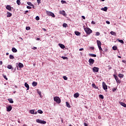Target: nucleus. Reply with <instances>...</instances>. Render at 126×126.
<instances>
[{
  "label": "nucleus",
  "instance_id": "nucleus-1",
  "mask_svg": "<svg viewBox=\"0 0 126 126\" xmlns=\"http://www.w3.org/2000/svg\"><path fill=\"white\" fill-rule=\"evenodd\" d=\"M84 30L87 35H90V34L92 33V30H91V29H90L89 28H84Z\"/></svg>",
  "mask_w": 126,
  "mask_h": 126
},
{
  "label": "nucleus",
  "instance_id": "nucleus-2",
  "mask_svg": "<svg viewBox=\"0 0 126 126\" xmlns=\"http://www.w3.org/2000/svg\"><path fill=\"white\" fill-rule=\"evenodd\" d=\"M54 101L58 103V104H61V98L59 96H55L54 97Z\"/></svg>",
  "mask_w": 126,
  "mask_h": 126
},
{
  "label": "nucleus",
  "instance_id": "nucleus-3",
  "mask_svg": "<svg viewBox=\"0 0 126 126\" xmlns=\"http://www.w3.org/2000/svg\"><path fill=\"white\" fill-rule=\"evenodd\" d=\"M113 76L118 84H121V80L119 79V77L118 76L116 75L115 74L113 75Z\"/></svg>",
  "mask_w": 126,
  "mask_h": 126
},
{
  "label": "nucleus",
  "instance_id": "nucleus-4",
  "mask_svg": "<svg viewBox=\"0 0 126 126\" xmlns=\"http://www.w3.org/2000/svg\"><path fill=\"white\" fill-rule=\"evenodd\" d=\"M46 14L48 15V16H52V17H55L56 16H55V14H54L53 12L47 11H46Z\"/></svg>",
  "mask_w": 126,
  "mask_h": 126
},
{
  "label": "nucleus",
  "instance_id": "nucleus-5",
  "mask_svg": "<svg viewBox=\"0 0 126 126\" xmlns=\"http://www.w3.org/2000/svg\"><path fill=\"white\" fill-rule=\"evenodd\" d=\"M36 123H38L39 124H42V125H45L47 124V122L46 121L41 120L39 119L36 120Z\"/></svg>",
  "mask_w": 126,
  "mask_h": 126
},
{
  "label": "nucleus",
  "instance_id": "nucleus-6",
  "mask_svg": "<svg viewBox=\"0 0 126 126\" xmlns=\"http://www.w3.org/2000/svg\"><path fill=\"white\" fill-rule=\"evenodd\" d=\"M36 123H38L39 124H42V125H45L47 124V122L46 121L41 120L39 119L36 120Z\"/></svg>",
  "mask_w": 126,
  "mask_h": 126
},
{
  "label": "nucleus",
  "instance_id": "nucleus-7",
  "mask_svg": "<svg viewBox=\"0 0 126 126\" xmlns=\"http://www.w3.org/2000/svg\"><path fill=\"white\" fill-rule=\"evenodd\" d=\"M102 87L104 90H107L108 89V86L106 85V83L104 82H102Z\"/></svg>",
  "mask_w": 126,
  "mask_h": 126
},
{
  "label": "nucleus",
  "instance_id": "nucleus-8",
  "mask_svg": "<svg viewBox=\"0 0 126 126\" xmlns=\"http://www.w3.org/2000/svg\"><path fill=\"white\" fill-rule=\"evenodd\" d=\"M94 62H95V60H94V59H90L89 60V63H90V65H92V64L94 63Z\"/></svg>",
  "mask_w": 126,
  "mask_h": 126
},
{
  "label": "nucleus",
  "instance_id": "nucleus-9",
  "mask_svg": "<svg viewBox=\"0 0 126 126\" xmlns=\"http://www.w3.org/2000/svg\"><path fill=\"white\" fill-rule=\"evenodd\" d=\"M93 71L94 72H98V71H99V68L97 67H94L93 68Z\"/></svg>",
  "mask_w": 126,
  "mask_h": 126
},
{
  "label": "nucleus",
  "instance_id": "nucleus-10",
  "mask_svg": "<svg viewBox=\"0 0 126 126\" xmlns=\"http://www.w3.org/2000/svg\"><path fill=\"white\" fill-rule=\"evenodd\" d=\"M60 14H62L63 16H66V14L65 13V11L64 10L60 11L59 12Z\"/></svg>",
  "mask_w": 126,
  "mask_h": 126
},
{
  "label": "nucleus",
  "instance_id": "nucleus-11",
  "mask_svg": "<svg viewBox=\"0 0 126 126\" xmlns=\"http://www.w3.org/2000/svg\"><path fill=\"white\" fill-rule=\"evenodd\" d=\"M12 8V7L9 5H7L6 6V9H7V10H9V11H11Z\"/></svg>",
  "mask_w": 126,
  "mask_h": 126
},
{
  "label": "nucleus",
  "instance_id": "nucleus-12",
  "mask_svg": "<svg viewBox=\"0 0 126 126\" xmlns=\"http://www.w3.org/2000/svg\"><path fill=\"white\" fill-rule=\"evenodd\" d=\"M7 112H10L11 110H12V107L11 105H9V106L6 107Z\"/></svg>",
  "mask_w": 126,
  "mask_h": 126
},
{
  "label": "nucleus",
  "instance_id": "nucleus-13",
  "mask_svg": "<svg viewBox=\"0 0 126 126\" xmlns=\"http://www.w3.org/2000/svg\"><path fill=\"white\" fill-rule=\"evenodd\" d=\"M119 104L121 105V106H123V107H124V108H126V104L123 102H119Z\"/></svg>",
  "mask_w": 126,
  "mask_h": 126
},
{
  "label": "nucleus",
  "instance_id": "nucleus-14",
  "mask_svg": "<svg viewBox=\"0 0 126 126\" xmlns=\"http://www.w3.org/2000/svg\"><path fill=\"white\" fill-rule=\"evenodd\" d=\"M59 47H60V48H61V49H64L65 48V46H64V45L63 44H59Z\"/></svg>",
  "mask_w": 126,
  "mask_h": 126
},
{
  "label": "nucleus",
  "instance_id": "nucleus-15",
  "mask_svg": "<svg viewBox=\"0 0 126 126\" xmlns=\"http://www.w3.org/2000/svg\"><path fill=\"white\" fill-rule=\"evenodd\" d=\"M25 87H26V88H27V90H29V89H30V87H29V85H28V84H27V83H25Z\"/></svg>",
  "mask_w": 126,
  "mask_h": 126
},
{
  "label": "nucleus",
  "instance_id": "nucleus-16",
  "mask_svg": "<svg viewBox=\"0 0 126 126\" xmlns=\"http://www.w3.org/2000/svg\"><path fill=\"white\" fill-rule=\"evenodd\" d=\"M32 86H33V87H35V86H37V85H38V83L33 81L32 83Z\"/></svg>",
  "mask_w": 126,
  "mask_h": 126
},
{
  "label": "nucleus",
  "instance_id": "nucleus-17",
  "mask_svg": "<svg viewBox=\"0 0 126 126\" xmlns=\"http://www.w3.org/2000/svg\"><path fill=\"white\" fill-rule=\"evenodd\" d=\"M74 98H78L79 97V94L77 93L74 94Z\"/></svg>",
  "mask_w": 126,
  "mask_h": 126
},
{
  "label": "nucleus",
  "instance_id": "nucleus-18",
  "mask_svg": "<svg viewBox=\"0 0 126 126\" xmlns=\"http://www.w3.org/2000/svg\"><path fill=\"white\" fill-rule=\"evenodd\" d=\"M75 35H76V36H80V35H81V33L77 31L75 32Z\"/></svg>",
  "mask_w": 126,
  "mask_h": 126
},
{
  "label": "nucleus",
  "instance_id": "nucleus-19",
  "mask_svg": "<svg viewBox=\"0 0 126 126\" xmlns=\"http://www.w3.org/2000/svg\"><path fill=\"white\" fill-rule=\"evenodd\" d=\"M19 67H20V68H22L23 67H24V65H23V64H22V63H19Z\"/></svg>",
  "mask_w": 126,
  "mask_h": 126
},
{
  "label": "nucleus",
  "instance_id": "nucleus-20",
  "mask_svg": "<svg viewBox=\"0 0 126 126\" xmlns=\"http://www.w3.org/2000/svg\"><path fill=\"white\" fill-rule=\"evenodd\" d=\"M7 17H10L11 16H12V14L9 12H7Z\"/></svg>",
  "mask_w": 126,
  "mask_h": 126
},
{
  "label": "nucleus",
  "instance_id": "nucleus-21",
  "mask_svg": "<svg viewBox=\"0 0 126 126\" xmlns=\"http://www.w3.org/2000/svg\"><path fill=\"white\" fill-rule=\"evenodd\" d=\"M27 4L30 6H32L33 8H34V4H32L31 2H28Z\"/></svg>",
  "mask_w": 126,
  "mask_h": 126
},
{
  "label": "nucleus",
  "instance_id": "nucleus-22",
  "mask_svg": "<svg viewBox=\"0 0 126 126\" xmlns=\"http://www.w3.org/2000/svg\"><path fill=\"white\" fill-rule=\"evenodd\" d=\"M96 43L97 46H101V45H102V43H101V41L100 40H96Z\"/></svg>",
  "mask_w": 126,
  "mask_h": 126
},
{
  "label": "nucleus",
  "instance_id": "nucleus-23",
  "mask_svg": "<svg viewBox=\"0 0 126 126\" xmlns=\"http://www.w3.org/2000/svg\"><path fill=\"white\" fill-rule=\"evenodd\" d=\"M12 51L13 53H17V49H16L15 48H12Z\"/></svg>",
  "mask_w": 126,
  "mask_h": 126
},
{
  "label": "nucleus",
  "instance_id": "nucleus-24",
  "mask_svg": "<svg viewBox=\"0 0 126 126\" xmlns=\"http://www.w3.org/2000/svg\"><path fill=\"white\" fill-rule=\"evenodd\" d=\"M7 67L8 68V69H13V68H12V66L11 65H8Z\"/></svg>",
  "mask_w": 126,
  "mask_h": 126
},
{
  "label": "nucleus",
  "instance_id": "nucleus-25",
  "mask_svg": "<svg viewBox=\"0 0 126 126\" xmlns=\"http://www.w3.org/2000/svg\"><path fill=\"white\" fill-rule=\"evenodd\" d=\"M66 106L68 107V108H71V106H70V105L69 104V103H68V101H66Z\"/></svg>",
  "mask_w": 126,
  "mask_h": 126
},
{
  "label": "nucleus",
  "instance_id": "nucleus-26",
  "mask_svg": "<svg viewBox=\"0 0 126 126\" xmlns=\"http://www.w3.org/2000/svg\"><path fill=\"white\" fill-rule=\"evenodd\" d=\"M107 9H108L107 7H104V8H101V10H103V11H107Z\"/></svg>",
  "mask_w": 126,
  "mask_h": 126
},
{
  "label": "nucleus",
  "instance_id": "nucleus-27",
  "mask_svg": "<svg viewBox=\"0 0 126 126\" xmlns=\"http://www.w3.org/2000/svg\"><path fill=\"white\" fill-rule=\"evenodd\" d=\"M92 86L94 88H95V89H98V87L96 86V85L94 83L92 84Z\"/></svg>",
  "mask_w": 126,
  "mask_h": 126
},
{
  "label": "nucleus",
  "instance_id": "nucleus-28",
  "mask_svg": "<svg viewBox=\"0 0 126 126\" xmlns=\"http://www.w3.org/2000/svg\"><path fill=\"white\" fill-rule=\"evenodd\" d=\"M89 56H90V57H94V58H96V57H97V55L93 54H90Z\"/></svg>",
  "mask_w": 126,
  "mask_h": 126
},
{
  "label": "nucleus",
  "instance_id": "nucleus-29",
  "mask_svg": "<svg viewBox=\"0 0 126 126\" xmlns=\"http://www.w3.org/2000/svg\"><path fill=\"white\" fill-rule=\"evenodd\" d=\"M98 49L100 52V53H102V51H103V49H102V47H101V45L98 46Z\"/></svg>",
  "mask_w": 126,
  "mask_h": 126
},
{
  "label": "nucleus",
  "instance_id": "nucleus-30",
  "mask_svg": "<svg viewBox=\"0 0 126 126\" xmlns=\"http://www.w3.org/2000/svg\"><path fill=\"white\" fill-rule=\"evenodd\" d=\"M8 100L9 103H10L11 104H13V100H12V98H9Z\"/></svg>",
  "mask_w": 126,
  "mask_h": 126
},
{
  "label": "nucleus",
  "instance_id": "nucleus-31",
  "mask_svg": "<svg viewBox=\"0 0 126 126\" xmlns=\"http://www.w3.org/2000/svg\"><path fill=\"white\" fill-rule=\"evenodd\" d=\"M118 76H119V77H120V78H123L124 77V74H119L118 75Z\"/></svg>",
  "mask_w": 126,
  "mask_h": 126
},
{
  "label": "nucleus",
  "instance_id": "nucleus-32",
  "mask_svg": "<svg viewBox=\"0 0 126 126\" xmlns=\"http://www.w3.org/2000/svg\"><path fill=\"white\" fill-rule=\"evenodd\" d=\"M21 0H17V4L18 5H20L21 4V2H20Z\"/></svg>",
  "mask_w": 126,
  "mask_h": 126
},
{
  "label": "nucleus",
  "instance_id": "nucleus-33",
  "mask_svg": "<svg viewBox=\"0 0 126 126\" xmlns=\"http://www.w3.org/2000/svg\"><path fill=\"white\" fill-rule=\"evenodd\" d=\"M113 50H114V51H117V50H118V47L116 46H114L112 47Z\"/></svg>",
  "mask_w": 126,
  "mask_h": 126
},
{
  "label": "nucleus",
  "instance_id": "nucleus-34",
  "mask_svg": "<svg viewBox=\"0 0 126 126\" xmlns=\"http://www.w3.org/2000/svg\"><path fill=\"white\" fill-rule=\"evenodd\" d=\"M118 41L120 43H122V44H125V42H124V40H123L122 39H118Z\"/></svg>",
  "mask_w": 126,
  "mask_h": 126
},
{
  "label": "nucleus",
  "instance_id": "nucleus-35",
  "mask_svg": "<svg viewBox=\"0 0 126 126\" xmlns=\"http://www.w3.org/2000/svg\"><path fill=\"white\" fill-rule=\"evenodd\" d=\"M35 112V110H30V113L31 114H32V115H34V113Z\"/></svg>",
  "mask_w": 126,
  "mask_h": 126
},
{
  "label": "nucleus",
  "instance_id": "nucleus-36",
  "mask_svg": "<svg viewBox=\"0 0 126 126\" xmlns=\"http://www.w3.org/2000/svg\"><path fill=\"white\" fill-rule=\"evenodd\" d=\"M9 58L10 60H13L14 59V57H13V55H10Z\"/></svg>",
  "mask_w": 126,
  "mask_h": 126
},
{
  "label": "nucleus",
  "instance_id": "nucleus-37",
  "mask_svg": "<svg viewBox=\"0 0 126 126\" xmlns=\"http://www.w3.org/2000/svg\"><path fill=\"white\" fill-rule=\"evenodd\" d=\"M98 97L100 98V99H104V96L102 94H99L98 95Z\"/></svg>",
  "mask_w": 126,
  "mask_h": 126
},
{
  "label": "nucleus",
  "instance_id": "nucleus-38",
  "mask_svg": "<svg viewBox=\"0 0 126 126\" xmlns=\"http://www.w3.org/2000/svg\"><path fill=\"white\" fill-rule=\"evenodd\" d=\"M3 77L4 78V79H5L6 80H7V77H6V75H5L4 74L2 75Z\"/></svg>",
  "mask_w": 126,
  "mask_h": 126
},
{
  "label": "nucleus",
  "instance_id": "nucleus-39",
  "mask_svg": "<svg viewBox=\"0 0 126 126\" xmlns=\"http://www.w3.org/2000/svg\"><path fill=\"white\" fill-rule=\"evenodd\" d=\"M37 112H38V113L39 114H43V111H42V110H38L37 111Z\"/></svg>",
  "mask_w": 126,
  "mask_h": 126
},
{
  "label": "nucleus",
  "instance_id": "nucleus-40",
  "mask_svg": "<svg viewBox=\"0 0 126 126\" xmlns=\"http://www.w3.org/2000/svg\"><path fill=\"white\" fill-rule=\"evenodd\" d=\"M110 34L111 35H116V32H113V31L110 32Z\"/></svg>",
  "mask_w": 126,
  "mask_h": 126
},
{
  "label": "nucleus",
  "instance_id": "nucleus-41",
  "mask_svg": "<svg viewBox=\"0 0 126 126\" xmlns=\"http://www.w3.org/2000/svg\"><path fill=\"white\" fill-rule=\"evenodd\" d=\"M62 59H63V60H67L68 58L66 57L62 56Z\"/></svg>",
  "mask_w": 126,
  "mask_h": 126
},
{
  "label": "nucleus",
  "instance_id": "nucleus-42",
  "mask_svg": "<svg viewBox=\"0 0 126 126\" xmlns=\"http://www.w3.org/2000/svg\"><path fill=\"white\" fill-rule=\"evenodd\" d=\"M35 19L36 20H40V17H39V16H37L36 17H35Z\"/></svg>",
  "mask_w": 126,
  "mask_h": 126
},
{
  "label": "nucleus",
  "instance_id": "nucleus-43",
  "mask_svg": "<svg viewBox=\"0 0 126 126\" xmlns=\"http://www.w3.org/2000/svg\"><path fill=\"white\" fill-rule=\"evenodd\" d=\"M63 27L66 28V26H67V24H65V23H64V24H63Z\"/></svg>",
  "mask_w": 126,
  "mask_h": 126
},
{
  "label": "nucleus",
  "instance_id": "nucleus-44",
  "mask_svg": "<svg viewBox=\"0 0 126 126\" xmlns=\"http://www.w3.org/2000/svg\"><path fill=\"white\" fill-rule=\"evenodd\" d=\"M26 30H30V29H31V28H30V27H27L26 28Z\"/></svg>",
  "mask_w": 126,
  "mask_h": 126
},
{
  "label": "nucleus",
  "instance_id": "nucleus-45",
  "mask_svg": "<svg viewBox=\"0 0 126 126\" xmlns=\"http://www.w3.org/2000/svg\"><path fill=\"white\" fill-rule=\"evenodd\" d=\"M63 78L64 80H67V78L65 76H63Z\"/></svg>",
  "mask_w": 126,
  "mask_h": 126
},
{
  "label": "nucleus",
  "instance_id": "nucleus-46",
  "mask_svg": "<svg viewBox=\"0 0 126 126\" xmlns=\"http://www.w3.org/2000/svg\"><path fill=\"white\" fill-rule=\"evenodd\" d=\"M37 2L38 4H40L41 3V0H37Z\"/></svg>",
  "mask_w": 126,
  "mask_h": 126
},
{
  "label": "nucleus",
  "instance_id": "nucleus-47",
  "mask_svg": "<svg viewBox=\"0 0 126 126\" xmlns=\"http://www.w3.org/2000/svg\"><path fill=\"white\" fill-rule=\"evenodd\" d=\"M99 35H100V32H96L95 34V36H99Z\"/></svg>",
  "mask_w": 126,
  "mask_h": 126
},
{
  "label": "nucleus",
  "instance_id": "nucleus-48",
  "mask_svg": "<svg viewBox=\"0 0 126 126\" xmlns=\"http://www.w3.org/2000/svg\"><path fill=\"white\" fill-rule=\"evenodd\" d=\"M61 2H62V3H66V1L62 0H61Z\"/></svg>",
  "mask_w": 126,
  "mask_h": 126
},
{
  "label": "nucleus",
  "instance_id": "nucleus-49",
  "mask_svg": "<svg viewBox=\"0 0 126 126\" xmlns=\"http://www.w3.org/2000/svg\"><path fill=\"white\" fill-rule=\"evenodd\" d=\"M27 8H28V9H31V8H32V7L31 6H27Z\"/></svg>",
  "mask_w": 126,
  "mask_h": 126
},
{
  "label": "nucleus",
  "instance_id": "nucleus-50",
  "mask_svg": "<svg viewBox=\"0 0 126 126\" xmlns=\"http://www.w3.org/2000/svg\"><path fill=\"white\" fill-rule=\"evenodd\" d=\"M32 50H37V47H33L32 48Z\"/></svg>",
  "mask_w": 126,
  "mask_h": 126
},
{
  "label": "nucleus",
  "instance_id": "nucleus-51",
  "mask_svg": "<svg viewBox=\"0 0 126 126\" xmlns=\"http://www.w3.org/2000/svg\"><path fill=\"white\" fill-rule=\"evenodd\" d=\"M112 90H113V92H115V91H116V90H117V88H113V89H112Z\"/></svg>",
  "mask_w": 126,
  "mask_h": 126
},
{
  "label": "nucleus",
  "instance_id": "nucleus-52",
  "mask_svg": "<svg viewBox=\"0 0 126 126\" xmlns=\"http://www.w3.org/2000/svg\"><path fill=\"white\" fill-rule=\"evenodd\" d=\"M98 119L99 120H101V119H102V117H101L100 116H98Z\"/></svg>",
  "mask_w": 126,
  "mask_h": 126
},
{
  "label": "nucleus",
  "instance_id": "nucleus-53",
  "mask_svg": "<svg viewBox=\"0 0 126 126\" xmlns=\"http://www.w3.org/2000/svg\"><path fill=\"white\" fill-rule=\"evenodd\" d=\"M37 93H38V94H39L40 95H41V92H40V91H37Z\"/></svg>",
  "mask_w": 126,
  "mask_h": 126
},
{
  "label": "nucleus",
  "instance_id": "nucleus-54",
  "mask_svg": "<svg viewBox=\"0 0 126 126\" xmlns=\"http://www.w3.org/2000/svg\"><path fill=\"white\" fill-rule=\"evenodd\" d=\"M84 125L85 126H88V125L86 123H84Z\"/></svg>",
  "mask_w": 126,
  "mask_h": 126
},
{
  "label": "nucleus",
  "instance_id": "nucleus-55",
  "mask_svg": "<svg viewBox=\"0 0 126 126\" xmlns=\"http://www.w3.org/2000/svg\"><path fill=\"white\" fill-rule=\"evenodd\" d=\"M106 23H107V24H110V22L108 21H106Z\"/></svg>",
  "mask_w": 126,
  "mask_h": 126
},
{
  "label": "nucleus",
  "instance_id": "nucleus-56",
  "mask_svg": "<svg viewBox=\"0 0 126 126\" xmlns=\"http://www.w3.org/2000/svg\"><path fill=\"white\" fill-rule=\"evenodd\" d=\"M82 18H83V19H85V16H82Z\"/></svg>",
  "mask_w": 126,
  "mask_h": 126
},
{
  "label": "nucleus",
  "instance_id": "nucleus-57",
  "mask_svg": "<svg viewBox=\"0 0 126 126\" xmlns=\"http://www.w3.org/2000/svg\"><path fill=\"white\" fill-rule=\"evenodd\" d=\"M92 24H95V22L92 21Z\"/></svg>",
  "mask_w": 126,
  "mask_h": 126
},
{
  "label": "nucleus",
  "instance_id": "nucleus-58",
  "mask_svg": "<svg viewBox=\"0 0 126 126\" xmlns=\"http://www.w3.org/2000/svg\"><path fill=\"white\" fill-rule=\"evenodd\" d=\"M42 30H43V31H47V30L45 28H42Z\"/></svg>",
  "mask_w": 126,
  "mask_h": 126
},
{
  "label": "nucleus",
  "instance_id": "nucleus-59",
  "mask_svg": "<svg viewBox=\"0 0 126 126\" xmlns=\"http://www.w3.org/2000/svg\"><path fill=\"white\" fill-rule=\"evenodd\" d=\"M122 62H123L124 63H126V61H125V60H123Z\"/></svg>",
  "mask_w": 126,
  "mask_h": 126
},
{
  "label": "nucleus",
  "instance_id": "nucleus-60",
  "mask_svg": "<svg viewBox=\"0 0 126 126\" xmlns=\"http://www.w3.org/2000/svg\"><path fill=\"white\" fill-rule=\"evenodd\" d=\"M84 49L83 48H81L79 49V51H83Z\"/></svg>",
  "mask_w": 126,
  "mask_h": 126
},
{
  "label": "nucleus",
  "instance_id": "nucleus-61",
  "mask_svg": "<svg viewBox=\"0 0 126 126\" xmlns=\"http://www.w3.org/2000/svg\"><path fill=\"white\" fill-rule=\"evenodd\" d=\"M0 64L1 65L2 64V61L0 62Z\"/></svg>",
  "mask_w": 126,
  "mask_h": 126
},
{
  "label": "nucleus",
  "instance_id": "nucleus-62",
  "mask_svg": "<svg viewBox=\"0 0 126 126\" xmlns=\"http://www.w3.org/2000/svg\"><path fill=\"white\" fill-rule=\"evenodd\" d=\"M27 12H28V10H26L25 11V13H24L25 14H26V13H27Z\"/></svg>",
  "mask_w": 126,
  "mask_h": 126
},
{
  "label": "nucleus",
  "instance_id": "nucleus-63",
  "mask_svg": "<svg viewBox=\"0 0 126 126\" xmlns=\"http://www.w3.org/2000/svg\"><path fill=\"white\" fill-rule=\"evenodd\" d=\"M37 111H36L34 113V115H37Z\"/></svg>",
  "mask_w": 126,
  "mask_h": 126
},
{
  "label": "nucleus",
  "instance_id": "nucleus-64",
  "mask_svg": "<svg viewBox=\"0 0 126 126\" xmlns=\"http://www.w3.org/2000/svg\"><path fill=\"white\" fill-rule=\"evenodd\" d=\"M23 126H27L26 125L24 124Z\"/></svg>",
  "mask_w": 126,
  "mask_h": 126
}]
</instances>
